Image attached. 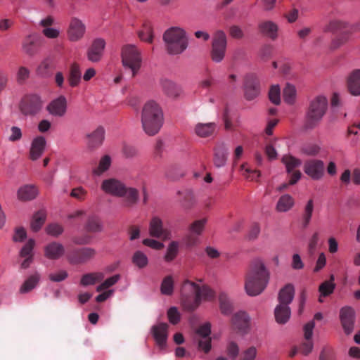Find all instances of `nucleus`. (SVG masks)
<instances>
[{
  "mask_svg": "<svg viewBox=\"0 0 360 360\" xmlns=\"http://www.w3.org/2000/svg\"><path fill=\"white\" fill-rule=\"evenodd\" d=\"M270 274L259 259L253 260L245 278V290L250 296L260 295L266 288Z\"/></svg>",
  "mask_w": 360,
  "mask_h": 360,
  "instance_id": "nucleus-1",
  "label": "nucleus"
},
{
  "mask_svg": "<svg viewBox=\"0 0 360 360\" xmlns=\"http://www.w3.org/2000/svg\"><path fill=\"white\" fill-rule=\"evenodd\" d=\"M181 302L184 307L188 311H194L202 300H210L214 295L207 286L199 285L186 280L181 288Z\"/></svg>",
  "mask_w": 360,
  "mask_h": 360,
  "instance_id": "nucleus-2",
  "label": "nucleus"
},
{
  "mask_svg": "<svg viewBox=\"0 0 360 360\" xmlns=\"http://www.w3.org/2000/svg\"><path fill=\"white\" fill-rule=\"evenodd\" d=\"M141 123L144 131L149 136L159 132L163 124V112L154 101L146 102L142 109Z\"/></svg>",
  "mask_w": 360,
  "mask_h": 360,
  "instance_id": "nucleus-3",
  "label": "nucleus"
},
{
  "mask_svg": "<svg viewBox=\"0 0 360 360\" xmlns=\"http://www.w3.org/2000/svg\"><path fill=\"white\" fill-rule=\"evenodd\" d=\"M328 105L327 98L321 95L309 102L304 115V127L307 129H313L321 122L328 110Z\"/></svg>",
  "mask_w": 360,
  "mask_h": 360,
  "instance_id": "nucleus-4",
  "label": "nucleus"
},
{
  "mask_svg": "<svg viewBox=\"0 0 360 360\" xmlns=\"http://www.w3.org/2000/svg\"><path fill=\"white\" fill-rule=\"evenodd\" d=\"M163 39L169 54H180L188 47L186 32L179 27H171L166 30L163 34Z\"/></svg>",
  "mask_w": 360,
  "mask_h": 360,
  "instance_id": "nucleus-5",
  "label": "nucleus"
},
{
  "mask_svg": "<svg viewBox=\"0 0 360 360\" xmlns=\"http://www.w3.org/2000/svg\"><path fill=\"white\" fill-rule=\"evenodd\" d=\"M121 58L124 68L131 71V77H134L139 72L142 63L140 51L133 44H126L122 47Z\"/></svg>",
  "mask_w": 360,
  "mask_h": 360,
  "instance_id": "nucleus-6",
  "label": "nucleus"
},
{
  "mask_svg": "<svg viewBox=\"0 0 360 360\" xmlns=\"http://www.w3.org/2000/svg\"><path fill=\"white\" fill-rule=\"evenodd\" d=\"M227 46V38L225 32L222 30H217L213 35L210 57L213 62H221L226 55Z\"/></svg>",
  "mask_w": 360,
  "mask_h": 360,
  "instance_id": "nucleus-7",
  "label": "nucleus"
},
{
  "mask_svg": "<svg viewBox=\"0 0 360 360\" xmlns=\"http://www.w3.org/2000/svg\"><path fill=\"white\" fill-rule=\"evenodd\" d=\"M43 105L44 101L41 96L34 94L27 95L22 98L19 108L23 115L34 117L41 111Z\"/></svg>",
  "mask_w": 360,
  "mask_h": 360,
  "instance_id": "nucleus-8",
  "label": "nucleus"
},
{
  "mask_svg": "<svg viewBox=\"0 0 360 360\" xmlns=\"http://www.w3.org/2000/svg\"><path fill=\"white\" fill-rule=\"evenodd\" d=\"M304 172L312 179L319 180L324 175V162L318 159L307 160L304 164Z\"/></svg>",
  "mask_w": 360,
  "mask_h": 360,
  "instance_id": "nucleus-9",
  "label": "nucleus"
},
{
  "mask_svg": "<svg viewBox=\"0 0 360 360\" xmlns=\"http://www.w3.org/2000/svg\"><path fill=\"white\" fill-rule=\"evenodd\" d=\"M149 234L151 237L160 238L164 240L172 238L171 231L164 228L163 222L158 217H153L149 224Z\"/></svg>",
  "mask_w": 360,
  "mask_h": 360,
  "instance_id": "nucleus-10",
  "label": "nucleus"
},
{
  "mask_svg": "<svg viewBox=\"0 0 360 360\" xmlns=\"http://www.w3.org/2000/svg\"><path fill=\"white\" fill-rule=\"evenodd\" d=\"M96 254V250L92 248H82L70 252L68 259L72 264H84L93 259Z\"/></svg>",
  "mask_w": 360,
  "mask_h": 360,
  "instance_id": "nucleus-11",
  "label": "nucleus"
},
{
  "mask_svg": "<svg viewBox=\"0 0 360 360\" xmlns=\"http://www.w3.org/2000/svg\"><path fill=\"white\" fill-rule=\"evenodd\" d=\"M86 32V26L84 23L76 17L70 18L67 35L70 41H78L82 39Z\"/></svg>",
  "mask_w": 360,
  "mask_h": 360,
  "instance_id": "nucleus-12",
  "label": "nucleus"
},
{
  "mask_svg": "<svg viewBox=\"0 0 360 360\" xmlns=\"http://www.w3.org/2000/svg\"><path fill=\"white\" fill-rule=\"evenodd\" d=\"M314 326L315 323L313 321L304 326V340L299 347V352L305 356L312 351L314 347L312 335Z\"/></svg>",
  "mask_w": 360,
  "mask_h": 360,
  "instance_id": "nucleus-13",
  "label": "nucleus"
},
{
  "mask_svg": "<svg viewBox=\"0 0 360 360\" xmlns=\"http://www.w3.org/2000/svg\"><path fill=\"white\" fill-rule=\"evenodd\" d=\"M245 97L248 101L255 99L259 94V82L255 74L247 75L245 79Z\"/></svg>",
  "mask_w": 360,
  "mask_h": 360,
  "instance_id": "nucleus-14",
  "label": "nucleus"
},
{
  "mask_svg": "<svg viewBox=\"0 0 360 360\" xmlns=\"http://www.w3.org/2000/svg\"><path fill=\"white\" fill-rule=\"evenodd\" d=\"M124 187V183L114 178L105 179L101 184V189L105 193L115 197L123 195Z\"/></svg>",
  "mask_w": 360,
  "mask_h": 360,
  "instance_id": "nucleus-15",
  "label": "nucleus"
},
{
  "mask_svg": "<svg viewBox=\"0 0 360 360\" xmlns=\"http://www.w3.org/2000/svg\"><path fill=\"white\" fill-rule=\"evenodd\" d=\"M105 46L104 39L98 38L94 40L86 51L88 60L92 63L99 62L103 57Z\"/></svg>",
  "mask_w": 360,
  "mask_h": 360,
  "instance_id": "nucleus-16",
  "label": "nucleus"
},
{
  "mask_svg": "<svg viewBox=\"0 0 360 360\" xmlns=\"http://www.w3.org/2000/svg\"><path fill=\"white\" fill-rule=\"evenodd\" d=\"M86 146L90 150L98 149L105 139V129L103 127H98L94 131L86 135Z\"/></svg>",
  "mask_w": 360,
  "mask_h": 360,
  "instance_id": "nucleus-17",
  "label": "nucleus"
},
{
  "mask_svg": "<svg viewBox=\"0 0 360 360\" xmlns=\"http://www.w3.org/2000/svg\"><path fill=\"white\" fill-rule=\"evenodd\" d=\"M258 30L263 36L272 41H275L278 37V25L272 20H266L259 22Z\"/></svg>",
  "mask_w": 360,
  "mask_h": 360,
  "instance_id": "nucleus-18",
  "label": "nucleus"
},
{
  "mask_svg": "<svg viewBox=\"0 0 360 360\" xmlns=\"http://www.w3.org/2000/svg\"><path fill=\"white\" fill-rule=\"evenodd\" d=\"M340 317L345 333L350 334L354 329V311L352 307H345L342 308L340 313Z\"/></svg>",
  "mask_w": 360,
  "mask_h": 360,
  "instance_id": "nucleus-19",
  "label": "nucleus"
},
{
  "mask_svg": "<svg viewBox=\"0 0 360 360\" xmlns=\"http://www.w3.org/2000/svg\"><path fill=\"white\" fill-rule=\"evenodd\" d=\"M210 333L211 326L209 323L203 324L197 330V334L201 338V339L198 340V347L205 353L209 352L211 349Z\"/></svg>",
  "mask_w": 360,
  "mask_h": 360,
  "instance_id": "nucleus-20",
  "label": "nucleus"
},
{
  "mask_svg": "<svg viewBox=\"0 0 360 360\" xmlns=\"http://www.w3.org/2000/svg\"><path fill=\"white\" fill-rule=\"evenodd\" d=\"M67 109V100L64 96H60L53 100L46 107L47 111L53 116L63 117Z\"/></svg>",
  "mask_w": 360,
  "mask_h": 360,
  "instance_id": "nucleus-21",
  "label": "nucleus"
},
{
  "mask_svg": "<svg viewBox=\"0 0 360 360\" xmlns=\"http://www.w3.org/2000/svg\"><path fill=\"white\" fill-rule=\"evenodd\" d=\"M39 46V37L34 34H30L23 39L22 49L25 53L32 56L37 53Z\"/></svg>",
  "mask_w": 360,
  "mask_h": 360,
  "instance_id": "nucleus-22",
  "label": "nucleus"
},
{
  "mask_svg": "<svg viewBox=\"0 0 360 360\" xmlns=\"http://www.w3.org/2000/svg\"><path fill=\"white\" fill-rule=\"evenodd\" d=\"M229 155V149L224 143H219L216 144L214 148V158L213 162L215 167H224L226 163Z\"/></svg>",
  "mask_w": 360,
  "mask_h": 360,
  "instance_id": "nucleus-23",
  "label": "nucleus"
},
{
  "mask_svg": "<svg viewBox=\"0 0 360 360\" xmlns=\"http://www.w3.org/2000/svg\"><path fill=\"white\" fill-rule=\"evenodd\" d=\"M347 86L352 96H360V69H355L349 73L347 79Z\"/></svg>",
  "mask_w": 360,
  "mask_h": 360,
  "instance_id": "nucleus-24",
  "label": "nucleus"
},
{
  "mask_svg": "<svg viewBox=\"0 0 360 360\" xmlns=\"http://www.w3.org/2000/svg\"><path fill=\"white\" fill-rule=\"evenodd\" d=\"M168 324L166 323H160L152 327V333L157 344L160 348L165 346L167 338Z\"/></svg>",
  "mask_w": 360,
  "mask_h": 360,
  "instance_id": "nucleus-25",
  "label": "nucleus"
},
{
  "mask_svg": "<svg viewBox=\"0 0 360 360\" xmlns=\"http://www.w3.org/2000/svg\"><path fill=\"white\" fill-rule=\"evenodd\" d=\"M46 143L45 138L41 136L32 140L29 153V157L32 160H37L41 156L45 149Z\"/></svg>",
  "mask_w": 360,
  "mask_h": 360,
  "instance_id": "nucleus-26",
  "label": "nucleus"
},
{
  "mask_svg": "<svg viewBox=\"0 0 360 360\" xmlns=\"http://www.w3.org/2000/svg\"><path fill=\"white\" fill-rule=\"evenodd\" d=\"M160 82L162 91L169 97L176 98L180 95L181 87L173 81L163 78Z\"/></svg>",
  "mask_w": 360,
  "mask_h": 360,
  "instance_id": "nucleus-27",
  "label": "nucleus"
},
{
  "mask_svg": "<svg viewBox=\"0 0 360 360\" xmlns=\"http://www.w3.org/2000/svg\"><path fill=\"white\" fill-rule=\"evenodd\" d=\"M217 129V124L214 122L201 123L195 124L194 132L196 136L201 138H207L212 136Z\"/></svg>",
  "mask_w": 360,
  "mask_h": 360,
  "instance_id": "nucleus-28",
  "label": "nucleus"
},
{
  "mask_svg": "<svg viewBox=\"0 0 360 360\" xmlns=\"http://www.w3.org/2000/svg\"><path fill=\"white\" fill-rule=\"evenodd\" d=\"M64 246L57 242L48 244L44 249V255L50 259H58L64 255Z\"/></svg>",
  "mask_w": 360,
  "mask_h": 360,
  "instance_id": "nucleus-29",
  "label": "nucleus"
},
{
  "mask_svg": "<svg viewBox=\"0 0 360 360\" xmlns=\"http://www.w3.org/2000/svg\"><path fill=\"white\" fill-rule=\"evenodd\" d=\"M295 295V288L292 284H286L278 292V304L288 305L292 302Z\"/></svg>",
  "mask_w": 360,
  "mask_h": 360,
  "instance_id": "nucleus-30",
  "label": "nucleus"
},
{
  "mask_svg": "<svg viewBox=\"0 0 360 360\" xmlns=\"http://www.w3.org/2000/svg\"><path fill=\"white\" fill-rule=\"evenodd\" d=\"M231 321L233 327L241 332H245L249 326V316L244 311L235 314Z\"/></svg>",
  "mask_w": 360,
  "mask_h": 360,
  "instance_id": "nucleus-31",
  "label": "nucleus"
},
{
  "mask_svg": "<svg viewBox=\"0 0 360 360\" xmlns=\"http://www.w3.org/2000/svg\"><path fill=\"white\" fill-rule=\"evenodd\" d=\"M84 229L89 233H99L103 230V225L98 216H89L84 224Z\"/></svg>",
  "mask_w": 360,
  "mask_h": 360,
  "instance_id": "nucleus-32",
  "label": "nucleus"
},
{
  "mask_svg": "<svg viewBox=\"0 0 360 360\" xmlns=\"http://www.w3.org/2000/svg\"><path fill=\"white\" fill-rule=\"evenodd\" d=\"M38 194V190L34 185H25L18 191V197L20 200L27 201L34 199Z\"/></svg>",
  "mask_w": 360,
  "mask_h": 360,
  "instance_id": "nucleus-33",
  "label": "nucleus"
},
{
  "mask_svg": "<svg viewBox=\"0 0 360 360\" xmlns=\"http://www.w3.org/2000/svg\"><path fill=\"white\" fill-rule=\"evenodd\" d=\"M291 311L289 306L278 304L274 309L276 321L279 324H285L290 317Z\"/></svg>",
  "mask_w": 360,
  "mask_h": 360,
  "instance_id": "nucleus-34",
  "label": "nucleus"
},
{
  "mask_svg": "<svg viewBox=\"0 0 360 360\" xmlns=\"http://www.w3.org/2000/svg\"><path fill=\"white\" fill-rule=\"evenodd\" d=\"M314 209V200L312 199H310L304 205L303 212L302 213L301 224L302 228L306 229L309 225L313 215Z\"/></svg>",
  "mask_w": 360,
  "mask_h": 360,
  "instance_id": "nucleus-35",
  "label": "nucleus"
},
{
  "mask_svg": "<svg viewBox=\"0 0 360 360\" xmlns=\"http://www.w3.org/2000/svg\"><path fill=\"white\" fill-rule=\"evenodd\" d=\"M125 190L123 193V195L122 197L125 198V206L126 207H132L136 205L139 198V191L134 188L127 187L125 186Z\"/></svg>",
  "mask_w": 360,
  "mask_h": 360,
  "instance_id": "nucleus-36",
  "label": "nucleus"
},
{
  "mask_svg": "<svg viewBox=\"0 0 360 360\" xmlns=\"http://www.w3.org/2000/svg\"><path fill=\"white\" fill-rule=\"evenodd\" d=\"M295 204L294 199L288 194L283 195L278 199L276 204V210L280 212L289 211Z\"/></svg>",
  "mask_w": 360,
  "mask_h": 360,
  "instance_id": "nucleus-37",
  "label": "nucleus"
},
{
  "mask_svg": "<svg viewBox=\"0 0 360 360\" xmlns=\"http://www.w3.org/2000/svg\"><path fill=\"white\" fill-rule=\"evenodd\" d=\"M104 278V274L101 272L89 273L84 274L80 280L82 286L94 285L101 282Z\"/></svg>",
  "mask_w": 360,
  "mask_h": 360,
  "instance_id": "nucleus-38",
  "label": "nucleus"
},
{
  "mask_svg": "<svg viewBox=\"0 0 360 360\" xmlns=\"http://www.w3.org/2000/svg\"><path fill=\"white\" fill-rule=\"evenodd\" d=\"M40 274L37 272L30 276L20 288V293H26L34 289L40 280Z\"/></svg>",
  "mask_w": 360,
  "mask_h": 360,
  "instance_id": "nucleus-39",
  "label": "nucleus"
},
{
  "mask_svg": "<svg viewBox=\"0 0 360 360\" xmlns=\"http://www.w3.org/2000/svg\"><path fill=\"white\" fill-rule=\"evenodd\" d=\"M281 160L285 166L288 174H290L292 172L297 170L296 168L299 167L302 164L301 160L291 155H283Z\"/></svg>",
  "mask_w": 360,
  "mask_h": 360,
  "instance_id": "nucleus-40",
  "label": "nucleus"
},
{
  "mask_svg": "<svg viewBox=\"0 0 360 360\" xmlns=\"http://www.w3.org/2000/svg\"><path fill=\"white\" fill-rule=\"evenodd\" d=\"M110 156L108 155H105L101 158L98 167L92 170V173L94 175L99 176L105 172H106L110 168Z\"/></svg>",
  "mask_w": 360,
  "mask_h": 360,
  "instance_id": "nucleus-41",
  "label": "nucleus"
},
{
  "mask_svg": "<svg viewBox=\"0 0 360 360\" xmlns=\"http://www.w3.org/2000/svg\"><path fill=\"white\" fill-rule=\"evenodd\" d=\"M81 79V72L77 63H73L70 67L68 82L71 86L74 87L78 85Z\"/></svg>",
  "mask_w": 360,
  "mask_h": 360,
  "instance_id": "nucleus-42",
  "label": "nucleus"
},
{
  "mask_svg": "<svg viewBox=\"0 0 360 360\" xmlns=\"http://www.w3.org/2000/svg\"><path fill=\"white\" fill-rule=\"evenodd\" d=\"M177 194L182 196L181 200L182 207L184 209H191L195 202L193 192L191 190L179 191Z\"/></svg>",
  "mask_w": 360,
  "mask_h": 360,
  "instance_id": "nucleus-43",
  "label": "nucleus"
},
{
  "mask_svg": "<svg viewBox=\"0 0 360 360\" xmlns=\"http://www.w3.org/2000/svg\"><path fill=\"white\" fill-rule=\"evenodd\" d=\"M139 37L141 40L148 43H152L153 39V27L150 22H145L143 25L141 30L138 33Z\"/></svg>",
  "mask_w": 360,
  "mask_h": 360,
  "instance_id": "nucleus-44",
  "label": "nucleus"
},
{
  "mask_svg": "<svg viewBox=\"0 0 360 360\" xmlns=\"http://www.w3.org/2000/svg\"><path fill=\"white\" fill-rule=\"evenodd\" d=\"M220 309L222 314H229L233 310L232 303L225 292H221L219 295Z\"/></svg>",
  "mask_w": 360,
  "mask_h": 360,
  "instance_id": "nucleus-45",
  "label": "nucleus"
},
{
  "mask_svg": "<svg viewBox=\"0 0 360 360\" xmlns=\"http://www.w3.org/2000/svg\"><path fill=\"white\" fill-rule=\"evenodd\" d=\"M46 220V213L43 210H40L37 212L34 216L33 217L32 221L31 222V229L33 231H38L43 224H44Z\"/></svg>",
  "mask_w": 360,
  "mask_h": 360,
  "instance_id": "nucleus-46",
  "label": "nucleus"
},
{
  "mask_svg": "<svg viewBox=\"0 0 360 360\" xmlns=\"http://www.w3.org/2000/svg\"><path fill=\"white\" fill-rule=\"evenodd\" d=\"M283 96L284 101L290 105L294 103L296 98L295 87L290 84H287L283 91Z\"/></svg>",
  "mask_w": 360,
  "mask_h": 360,
  "instance_id": "nucleus-47",
  "label": "nucleus"
},
{
  "mask_svg": "<svg viewBox=\"0 0 360 360\" xmlns=\"http://www.w3.org/2000/svg\"><path fill=\"white\" fill-rule=\"evenodd\" d=\"M131 260L133 264L139 269L146 267L148 263V257L140 250L136 251L134 253Z\"/></svg>",
  "mask_w": 360,
  "mask_h": 360,
  "instance_id": "nucleus-48",
  "label": "nucleus"
},
{
  "mask_svg": "<svg viewBox=\"0 0 360 360\" xmlns=\"http://www.w3.org/2000/svg\"><path fill=\"white\" fill-rule=\"evenodd\" d=\"M321 150V147L314 143H307L303 144L300 148L301 153L308 156H316Z\"/></svg>",
  "mask_w": 360,
  "mask_h": 360,
  "instance_id": "nucleus-49",
  "label": "nucleus"
},
{
  "mask_svg": "<svg viewBox=\"0 0 360 360\" xmlns=\"http://www.w3.org/2000/svg\"><path fill=\"white\" fill-rule=\"evenodd\" d=\"M174 290V280L172 276H167L162 281L160 286L161 293L165 295H171Z\"/></svg>",
  "mask_w": 360,
  "mask_h": 360,
  "instance_id": "nucleus-50",
  "label": "nucleus"
},
{
  "mask_svg": "<svg viewBox=\"0 0 360 360\" xmlns=\"http://www.w3.org/2000/svg\"><path fill=\"white\" fill-rule=\"evenodd\" d=\"M179 244L177 241H172L167 247L165 260L167 262L173 261L179 252Z\"/></svg>",
  "mask_w": 360,
  "mask_h": 360,
  "instance_id": "nucleus-51",
  "label": "nucleus"
},
{
  "mask_svg": "<svg viewBox=\"0 0 360 360\" xmlns=\"http://www.w3.org/2000/svg\"><path fill=\"white\" fill-rule=\"evenodd\" d=\"M206 222L207 219L205 218L194 221L189 226L191 233L196 236L200 235L204 230Z\"/></svg>",
  "mask_w": 360,
  "mask_h": 360,
  "instance_id": "nucleus-52",
  "label": "nucleus"
},
{
  "mask_svg": "<svg viewBox=\"0 0 360 360\" xmlns=\"http://www.w3.org/2000/svg\"><path fill=\"white\" fill-rule=\"evenodd\" d=\"M269 98L275 105L281 103V89L278 85H272L269 91Z\"/></svg>",
  "mask_w": 360,
  "mask_h": 360,
  "instance_id": "nucleus-53",
  "label": "nucleus"
},
{
  "mask_svg": "<svg viewBox=\"0 0 360 360\" xmlns=\"http://www.w3.org/2000/svg\"><path fill=\"white\" fill-rule=\"evenodd\" d=\"M120 275L116 274L108 278L96 288V291L101 292L115 285L120 280Z\"/></svg>",
  "mask_w": 360,
  "mask_h": 360,
  "instance_id": "nucleus-54",
  "label": "nucleus"
},
{
  "mask_svg": "<svg viewBox=\"0 0 360 360\" xmlns=\"http://www.w3.org/2000/svg\"><path fill=\"white\" fill-rule=\"evenodd\" d=\"M22 137V133L20 128L16 126L11 127L8 133V139L11 142H16L20 141Z\"/></svg>",
  "mask_w": 360,
  "mask_h": 360,
  "instance_id": "nucleus-55",
  "label": "nucleus"
},
{
  "mask_svg": "<svg viewBox=\"0 0 360 360\" xmlns=\"http://www.w3.org/2000/svg\"><path fill=\"white\" fill-rule=\"evenodd\" d=\"M34 246V240L30 239L22 247L20 252V257L33 256V248Z\"/></svg>",
  "mask_w": 360,
  "mask_h": 360,
  "instance_id": "nucleus-56",
  "label": "nucleus"
},
{
  "mask_svg": "<svg viewBox=\"0 0 360 360\" xmlns=\"http://www.w3.org/2000/svg\"><path fill=\"white\" fill-rule=\"evenodd\" d=\"M335 284L330 281H325L319 286L321 296H328L333 292Z\"/></svg>",
  "mask_w": 360,
  "mask_h": 360,
  "instance_id": "nucleus-57",
  "label": "nucleus"
},
{
  "mask_svg": "<svg viewBox=\"0 0 360 360\" xmlns=\"http://www.w3.org/2000/svg\"><path fill=\"white\" fill-rule=\"evenodd\" d=\"M68 276V274L65 270H60L49 275V278L53 282H61L65 280Z\"/></svg>",
  "mask_w": 360,
  "mask_h": 360,
  "instance_id": "nucleus-58",
  "label": "nucleus"
},
{
  "mask_svg": "<svg viewBox=\"0 0 360 360\" xmlns=\"http://www.w3.org/2000/svg\"><path fill=\"white\" fill-rule=\"evenodd\" d=\"M46 231L49 235L57 237L63 233V229L60 224H51L47 226Z\"/></svg>",
  "mask_w": 360,
  "mask_h": 360,
  "instance_id": "nucleus-59",
  "label": "nucleus"
},
{
  "mask_svg": "<svg viewBox=\"0 0 360 360\" xmlns=\"http://www.w3.org/2000/svg\"><path fill=\"white\" fill-rule=\"evenodd\" d=\"M30 72L28 68L21 66L17 72V81L18 83H23L30 77Z\"/></svg>",
  "mask_w": 360,
  "mask_h": 360,
  "instance_id": "nucleus-60",
  "label": "nucleus"
},
{
  "mask_svg": "<svg viewBox=\"0 0 360 360\" xmlns=\"http://www.w3.org/2000/svg\"><path fill=\"white\" fill-rule=\"evenodd\" d=\"M167 316L169 322L172 324H176L180 320V314L175 307L169 308L167 311Z\"/></svg>",
  "mask_w": 360,
  "mask_h": 360,
  "instance_id": "nucleus-61",
  "label": "nucleus"
},
{
  "mask_svg": "<svg viewBox=\"0 0 360 360\" xmlns=\"http://www.w3.org/2000/svg\"><path fill=\"white\" fill-rule=\"evenodd\" d=\"M143 244L154 250H161L164 248V244L152 238H146L143 240Z\"/></svg>",
  "mask_w": 360,
  "mask_h": 360,
  "instance_id": "nucleus-62",
  "label": "nucleus"
},
{
  "mask_svg": "<svg viewBox=\"0 0 360 360\" xmlns=\"http://www.w3.org/2000/svg\"><path fill=\"white\" fill-rule=\"evenodd\" d=\"M227 354L232 359H235L239 352L238 345L234 342H230L227 345Z\"/></svg>",
  "mask_w": 360,
  "mask_h": 360,
  "instance_id": "nucleus-63",
  "label": "nucleus"
},
{
  "mask_svg": "<svg viewBox=\"0 0 360 360\" xmlns=\"http://www.w3.org/2000/svg\"><path fill=\"white\" fill-rule=\"evenodd\" d=\"M319 360H335L333 350L329 347H325L321 351Z\"/></svg>",
  "mask_w": 360,
  "mask_h": 360,
  "instance_id": "nucleus-64",
  "label": "nucleus"
}]
</instances>
